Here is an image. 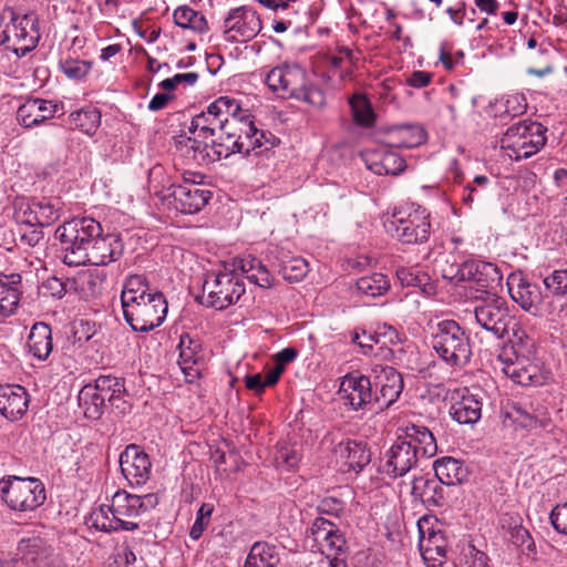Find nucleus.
<instances>
[{
	"label": "nucleus",
	"mask_w": 567,
	"mask_h": 567,
	"mask_svg": "<svg viewBox=\"0 0 567 567\" xmlns=\"http://www.w3.org/2000/svg\"><path fill=\"white\" fill-rule=\"evenodd\" d=\"M267 86L282 99H295L315 109L326 105L323 90L315 84L307 71L296 63H284L272 68L265 76Z\"/></svg>",
	"instance_id": "obj_1"
},
{
	"label": "nucleus",
	"mask_w": 567,
	"mask_h": 567,
	"mask_svg": "<svg viewBox=\"0 0 567 567\" xmlns=\"http://www.w3.org/2000/svg\"><path fill=\"white\" fill-rule=\"evenodd\" d=\"M431 346L437 357L452 368L465 367L472 357L470 336L455 320L445 319L432 328Z\"/></svg>",
	"instance_id": "obj_2"
},
{
	"label": "nucleus",
	"mask_w": 567,
	"mask_h": 567,
	"mask_svg": "<svg viewBox=\"0 0 567 567\" xmlns=\"http://www.w3.org/2000/svg\"><path fill=\"white\" fill-rule=\"evenodd\" d=\"M102 226L93 218H73L55 229V238L61 244L63 262L69 266L85 265L87 249L92 240L101 235Z\"/></svg>",
	"instance_id": "obj_3"
},
{
	"label": "nucleus",
	"mask_w": 567,
	"mask_h": 567,
	"mask_svg": "<svg viewBox=\"0 0 567 567\" xmlns=\"http://www.w3.org/2000/svg\"><path fill=\"white\" fill-rule=\"evenodd\" d=\"M384 227L386 233L403 244H423L431 234L430 213L421 206L394 209L384 221Z\"/></svg>",
	"instance_id": "obj_4"
},
{
	"label": "nucleus",
	"mask_w": 567,
	"mask_h": 567,
	"mask_svg": "<svg viewBox=\"0 0 567 567\" xmlns=\"http://www.w3.org/2000/svg\"><path fill=\"white\" fill-rule=\"evenodd\" d=\"M0 497L11 509L31 512L44 503L47 495L40 480L9 476L0 481Z\"/></svg>",
	"instance_id": "obj_5"
},
{
	"label": "nucleus",
	"mask_w": 567,
	"mask_h": 567,
	"mask_svg": "<svg viewBox=\"0 0 567 567\" xmlns=\"http://www.w3.org/2000/svg\"><path fill=\"white\" fill-rule=\"evenodd\" d=\"M547 128L540 123L524 120L513 124L501 140L502 148L511 151L515 161L536 154L546 143Z\"/></svg>",
	"instance_id": "obj_6"
},
{
	"label": "nucleus",
	"mask_w": 567,
	"mask_h": 567,
	"mask_svg": "<svg viewBox=\"0 0 567 567\" xmlns=\"http://www.w3.org/2000/svg\"><path fill=\"white\" fill-rule=\"evenodd\" d=\"M245 284L231 271H209L203 284V301L207 307L225 310L245 293Z\"/></svg>",
	"instance_id": "obj_7"
},
{
	"label": "nucleus",
	"mask_w": 567,
	"mask_h": 567,
	"mask_svg": "<svg viewBox=\"0 0 567 567\" xmlns=\"http://www.w3.org/2000/svg\"><path fill=\"white\" fill-rule=\"evenodd\" d=\"M167 309V301L158 291L122 307L125 321L137 332H148L159 327L166 318Z\"/></svg>",
	"instance_id": "obj_8"
},
{
	"label": "nucleus",
	"mask_w": 567,
	"mask_h": 567,
	"mask_svg": "<svg viewBox=\"0 0 567 567\" xmlns=\"http://www.w3.org/2000/svg\"><path fill=\"white\" fill-rule=\"evenodd\" d=\"M506 285L511 298L523 310L535 317L550 313V305L546 301L548 293H544L537 284L532 282L522 272H512Z\"/></svg>",
	"instance_id": "obj_9"
},
{
	"label": "nucleus",
	"mask_w": 567,
	"mask_h": 567,
	"mask_svg": "<svg viewBox=\"0 0 567 567\" xmlns=\"http://www.w3.org/2000/svg\"><path fill=\"white\" fill-rule=\"evenodd\" d=\"M237 110L238 100L230 96H220L212 102L206 111L192 118L188 131L196 137L215 136L227 123L228 117L234 115Z\"/></svg>",
	"instance_id": "obj_10"
},
{
	"label": "nucleus",
	"mask_w": 567,
	"mask_h": 567,
	"mask_svg": "<svg viewBox=\"0 0 567 567\" xmlns=\"http://www.w3.org/2000/svg\"><path fill=\"white\" fill-rule=\"evenodd\" d=\"M530 357L514 355L509 350H501L496 367L513 382L523 386L543 385L547 379L538 364L529 361Z\"/></svg>",
	"instance_id": "obj_11"
},
{
	"label": "nucleus",
	"mask_w": 567,
	"mask_h": 567,
	"mask_svg": "<svg viewBox=\"0 0 567 567\" xmlns=\"http://www.w3.org/2000/svg\"><path fill=\"white\" fill-rule=\"evenodd\" d=\"M196 176L194 173L184 174L182 183L169 187L172 204L183 214L198 213L212 198V192L196 182Z\"/></svg>",
	"instance_id": "obj_12"
},
{
	"label": "nucleus",
	"mask_w": 567,
	"mask_h": 567,
	"mask_svg": "<svg viewBox=\"0 0 567 567\" xmlns=\"http://www.w3.org/2000/svg\"><path fill=\"white\" fill-rule=\"evenodd\" d=\"M476 323L495 338L503 339L508 334L513 323L507 302L499 297L491 298L474 308Z\"/></svg>",
	"instance_id": "obj_13"
},
{
	"label": "nucleus",
	"mask_w": 567,
	"mask_h": 567,
	"mask_svg": "<svg viewBox=\"0 0 567 567\" xmlns=\"http://www.w3.org/2000/svg\"><path fill=\"white\" fill-rule=\"evenodd\" d=\"M262 29L261 20L251 7L231 9L224 20L223 32L226 41L244 43L254 39Z\"/></svg>",
	"instance_id": "obj_14"
},
{
	"label": "nucleus",
	"mask_w": 567,
	"mask_h": 567,
	"mask_svg": "<svg viewBox=\"0 0 567 567\" xmlns=\"http://www.w3.org/2000/svg\"><path fill=\"white\" fill-rule=\"evenodd\" d=\"M62 206V202L56 197L32 198L20 203L17 216L22 224L43 228L61 217Z\"/></svg>",
	"instance_id": "obj_15"
},
{
	"label": "nucleus",
	"mask_w": 567,
	"mask_h": 567,
	"mask_svg": "<svg viewBox=\"0 0 567 567\" xmlns=\"http://www.w3.org/2000/svg\"><path fill=\"white\" fill-rule=\"evenodd\" d=\"M372 374V385L375 388L373 390L375 411H382L400 396L403 390V379L394 368L382 364L374 365Z\"/></svg>",
	"instance_id": "obj_16"
},
{
	"label": "nucleus",
	"mask_w": 567,
	"mask_h": 567,
	"mask_svg": "<svg viewBox=\"0 0 567 567\" xmlns=\"http://www.w3.org/2000/svg\"><path fill=\"white\" fill-rule=\"evenodd\" d=\"M369 377L349 373L341 380L339 393L353 410L369 408L375 411L374 392Z\"/></svg>",
	"instance_id": "obj_17"
},
{
	"label": "nucleus",
	"mask_w": 567,
	"mask_h": 567,
	"mask_svg": "<svg viewBox=\"0 0 567 567\" xmlns=\"http://www.w3.org/2000/svg\"><path fill=\"white\" fill-rule=\"evenodd\" d=\"M316 547L327 557L340 555L346 548V538L339 527L331 520L317 517L308 529Z\"/></svg>",
	"instance_id": "obj_18"
},
{
	"label": "nucleus",
	"mask_w": 567,
	"mask_h": 567,
	"mask_svg": "<svg viewBox=\"0 0 567 567\" xmlns=\"http://www.w3.org/2000/svg\"><path fill=\"white\" fill-rule=\"evenodd\" d=\"M419 450L401 437L386 451L381 472L392 478L401 477L417 463Z\"/></svg>",
	"instance_id": "obj_19"
},
{
	"label": "nucleus",
	"mask_w": 567,
	"mask_h": 567,
	"mask_svg": "<svg viewBox=\"0 0 567 567\" xmlns=\"http://www.w3.org/2000/svg\"><path fill=\"white\" fill-rule=\"evenodd\" d=\"M508 419L516 427L523 430H535L537 427H547L550 423L548 409L535 402H518L508 406L506 413Z\"/></svg>",
	"instance_id": "obj_20"
},
{
	"label": "nucleus",
	"mask_w": 567,
	"mask_h": 567,
	"mask_svg": "<svg viewBox=\"0 0 567 567\" xmlns=\"http://www.w3.org/2000/svg\"><path fill=\"white\" fill-rule=\"evenodd\" d=\"M120 467L131 485L140 486L148 481L152 463L140 446L131 444L120 455Z\"/></svg>",
	"instance_id": "obj_21"
},
{
	"label": "nucleus",
	"mask_w": 567,
	"mask_h": 567,
	"mask_svg": "<svg viewBox=\"0 0 567 567\" xmlns=\"http://www.w3.org/2000/svg\"><path fill=\"white\" fill-rule=\"evenodd\" d=\"M457 281H473L481 288L489 289L502 280L496 265L483 260H466L461 264L452 276Z\"/></svg>",
	"instance_id": "obj_22"
},
{
	"label": "nucleus",
	"mask_w": 567,
	"mask_h": 567,
	"mask_svg": "<svg viewBox=\"0 0 567 567\" xmlns=\"http://www.w3.org/2000/svg\"><path fill=\"white\" fill-rule=\"evenodd\" d=\"M450 414L458 424L473 425L482 417V396L467 388L458 390L453 396Z\"/></svg>",
	"instance_id": "obj_23"
},
{
	"label": "nucleus",
	"mask_w": 567,
	"mask_h": 567,
	"mask_svg": "<svg viewBox=\"0 0 567 567\" xmlns=\"http://www.w3.org/2000/svg\"><path fill=\"white\" fill-rule=\"evenodd\" d=\"M87 247L85 265L106 266L123 254V245L118 237L113 234L103 235V230Z\"/></svg>",
	"instance_id": "obj_24"
},
{
	"label": "nucleus",
	"mask_w": 567,
	"mask_h": 567,
	"mask_svg": "<svg viewBox=\"0 0 567 567\" xmlns=\"http://www.w3.org/2000/svg\"><path fill=\"white\" fill-rule=\"evenodd\" d=\"M367 167L377 175H398L405 168V161L392 148L378 147L364 153Z\"/></svg>",
	"instance_id": "obj_25"
},
{
	"label": "nucleus",
	"mask_w": 567,
	"mask_h": 567,
	"mask_svg": "<svg viewBox=\"0 0 567 567\" xmlns=\"http://www.w3.org/2000/svg\"><path fill=\"white\" fill-rule=\"evenodd\" d=\"M29 394L18 384L0 385V414L10 421L20 420L28 411Z\"/></svg>",
	"instance_id": "obj_26"
},
{
	"label": "nucleus",
	"mask_w": 567,
	"mask_h": 567,
	"mask_svg": "<svg viewBox=\"0 0 567 567\" xmlns=\"http://www.w3.org/2000/svg\"><path fill=\"white\" fill-rule=\"evenodd\" d=\"M334 454L339 457L348 471L360 473L371 462V451L363 441L346 439L334 447Z\"/></svg>",
	"instance_id": "obj_27"
},
{
	"label": "nucleus",
	"mask_w": 567,
	"mask_h": 567,
	"mask_svg": "<svg viewBox=\"0 0 567 567\" xmlns=\"http://www.w3.org/2000/svg\"><path fill=\"white\" fill-rule=\"evenodd\" d=\"M93 385L103 401L118 410L120 413H126L130 410L128 393L123 379L113 375H100Z\"/></svg>",
	"instance_id": "obj_28"
},
{
	"label": "nucleus",
	"mask_w": 567,
	"mask_h": 567,
	"mask_svg": "<svg viewBox=\"0 0 567 567\" xmlns=\"http://www.w3.org/2000/svg\"><path fill=\"white\" fill-rule=\"evenodd\" d=\"M429 524L426 518L417 522L419 528V549L425 561H437L440 565L446 556V540L441 532L425 530V525Z\"/></svg>",
	"instance_id": "obj_29"
},
{
	"label": "nucleus",
	"mask_w": 567,
	"mask_h": 567,
	"mask_svg": "<svg viewBox=\"0 0 567 567\" xmlns=\"http://www.w3.org/2000/svg\"><path fill=\"white\" fill-rule=\"evenodd\" d=\"M178 350V364L184 374L190 379L198 377L199 369L197 367L204 360L203 344L200 340L188 333H184L179 338Z\"/></svg>",
	"instance_id": "obj_30"
},
{
	"label": "nucleus",
	"mask_w": 567,
	"mask_h": 567,
	"mask_svg": "<svg viewBox=\"0 0 567 567\" xmlns=\"http://www.w3.org/2000/svg\"><path fill=\"white\" fill-rule=\"evenodd\" d=\"M411 494L414 499L422 502L427 508L441 507L445 504V494L443 484L435 477L416 476L412 481Z\"/></svg>",
	"instance_id": "obj_31"
},
{
	"label": "nucleus",
	"mask_w": 567,
	"mask_h": 567,
	"mask_svg": "<svg viewBox=\"0 0 567 567\" xmlns=\"http://www.w3.org/2000/svg\"><path fill=\"white\" fill-rule=\"evenodd\" d=\"M58 105L42 99H31L24 102L17 111V118L24 127H33L52 118Z\"/></svg>",
	"instance_id": "obj_32"
},
{
	"label": "nucleus",
	"mask_w": 567,
	"mask_h": 567,
	"mask_svg": "<svg viewBox=\"0 0 567 567\" xmlns=\"http://www.w3.org/2000/svg\"><path fill=\"white\" fill-rule=\"evenodd\" d=\"M22 296V277L20 274L0 276V317L13 315Z\"/></svg>",
	"instance_id": "obj_33"
},
{
	"label": "nucleus",
	"mask_w": 567,
	"mask_h": 567,
	"mask_svg": "<svg viewBox=\"0 0 567 567\" xmlns=\"http://www.w3.org/2000/svg\"><path fill=\"white\" fill-rule=\"evenodd\" d=\"M7 32H10L11 39L23 44L21 47L23 53L30 51L39 39L37 17L33 13L13 17L11 23L7 25Z\"/></svg>",
	"instance_id": "obj_34"
},
{
	"label": "nucleus",
	"mask_w": 567,
	"mask_h": 567,
	"mask_svg": "<svg viewBox=\"0 0 567 567\" xmlns=\"http://www.w3.org/2000/svg\"><path fill=\"white\" fill-rule=\"evenodd\" d=\"M18 555L25 565L47 567L52 556V548L41 537L23 538L19 542Z\"/></svg>",
	"instance_id": "obj_35"
},
{
	"label": "nucleus",
	"mask_w": 567,
	"mask_h": 567,
	"mask_svg": "<svg viewBox=\"0 0 567 567\" xmlns=\"http://www.w3.org/2000/svg\"><path fill=\"white\" fill-rule=\"evenodd\" d=\"M114 506L100 505L90 516L92 526L101 532L135 530L138 524L130 520H121L114 515Z\"/></svg>",
	"instance_id": "obj_36"
},
{
	"label": "nucleus",
	"mask_w": 567,
	"mask_h": 567,
	"mask_svg": "<svg viewBox=\"0 0 567 567\" xmlns=\"http://www.w3.org/2000/svg\"><path fill=\"white\" fill-rule=\"evenodd\" d=\"M426 132L420 125H400L392 127L388 133L391 147H416L426 142Z\"/></svg>",
	"instance_id": "obj_37"
},
{
	"label": "nucleus",
	"mask_w": 567,
	"mask_h": 567,
	"mask_svg": "<svg viewBox=\"0 0 567 567\" xmlns=\"http://www.w3.org/2000/svg\"><path fill=\"white\" fill-rule=\"evenodd\" d=\"M281 560V549L267 542H256L246 558L244 567H277Z\"/></svg>",
	"instance_id": "obj_38"
},
{
	"label": "nucleus",
	"mask_w": 567,
	"mask_h": 567,
	"mask_svg": "<svg viewBox=\"0 0 567 567\" xmlns=\"http://www.w3.org/2000/svg\"><path fill=\"white\" fill-rule=\"evenodd\" d=\"M404 441L419 450V455L432 457L437 451L433 433L423 425L409 423L404 427Z\"/></svg>",
	"instance_id": "obj_39"
},
{
	"label": "nucleus",
	"mask_w": 567,
	"mask_h": 567,
	"mask_svg": "<svg viewBox=\"0 0 567 567\" xmlns=\"http://www.w3.org/2000/svg\"><path fill=\"white\" fill-rule=\"evenodd\" d=\"M28 347L34 358L40 361L47 360L53 349L50 326L44 322L34 323L29 334Z\"/></svg>",
	"instance_id": "obj_40"
},
{
	"label": "nucleus",
	"mask_w": 567,
	"mask_h": 567,
	"mask_svg": "<svg viewBox=\"0 0 567 567\" xmlns=\"http://www.w3.org/2000/svg\"><path fill=\"white\" fill-rule=\"evenodd\" d=\"M235 120L237 123L236 135L239 136V141L243 142V150L245 155H248L251 151L256 150L258 140H251L256 134V126L248 109H243L238 102V110L234 112V115L228 117V121Z\"/></svg>",
	"instance_id": "obj_41"
},
{
	"label": "nucleus",
	"mask_w": 567,
	"mask_h": 567,
	"mask_svg": "<svg viewBox=\"0 0 567 567\" xmlns=\"http://www.w3.org/2000/svg\"><path fill=\"white\" fill-rule=\"evenodd\" d=\"M434 475L443 485H456L467 476L463 463L454 457H442L434 462Z\"/></svg>",
	"instance_id": "obj_42"
},
{
	"label": "nucleus",
	"mask_w": 567,
	"mask_h": 567,
	"mask_svg": "<svg viewBox=\"0 0 567 567\" xmlns=\"http://www.w3.org/2000/svg\"><path fill=\"white\" fill-rule=\"evenodd\" d=\"M512 343L509 348L502 350H509L514 355L532 357L536 351V341L528 332L513 318L512 327L506 336Z\"/></svg>",
	"instance_id": "obj_43"
},
{
	"label": "nucleus",
	"mask_w": 567,
	"mask_h": 567,
	"mask_svg": "<svg viewBox=\"0 0 567 567\" xmlns=\"http://www.w3.org/2000/svg\"><path fill=\"white\" fill-rule=\"evenodd\" d=\"M78 399L85 417L90 420H99L104 413L106 404L93 384L84 385L81 389Z\"/></svg>",
	"instance_id": "obj_44"
},
{
	"label": "nucleus",
	"mask_w": 567,
	"mask_h": 567,
	"mask_svg": "<svg viewBox=\"0 0 567 567\" xmlns=\"http://www.w3.org/2000/svg\"><path fill=\"white\" fill-rule=\"evenodd\" d=\"M151 291L147 278L144 275H130L126 277L122 292H121V305L124 307L135 300L146 298Z\"/></svg>",
	"instance_id": "obj_45"
},
{
	"label": "nucleus",
	"mask_w": 567,
	"mask_h": 567,
	"mask_svg": "<svg viewBox=\"0 0 567 567\" xmlns=\"http://www.w3.org/2000/svg\"><path fill=\"white\" fill-rule=\"evenodd\" d=\"M173 18L175 24L183 29H189L197 33H204L208 30L206 18L187 6L175 9Z\"/></svg>",
	"instance_id": "obj_46"
},
{
	"label": "nucleus",
	"mask_w": 567,
	"mask_h": 567,
	"mask_svg": "<svg viewBox=\"0 0 567 567\" xmlns=\"http://www.w3.org/2000/svg\"><path fill=\"white\" fill-rule=\"evenodd\" d=\"M355 286L360 293L375 298L381 297L389 291L390 280L381 272H373L358 278Z\"/></svg>",
	"instance_id": "obj_47"
},
{
	"label": "nucleus",
	"mask_w": 567,
	"mask_h": 567,
	"mask_svg": "<svg viewBox=\"0 0 567 567\" xmlns=\"http://www.w3.org/2000/svg\"><path fill=\"white\" fill-rule=\"evenodd\" d=\"M70 123L73 127L93 135L101 123V113L95 107H86L70 114Z\"/></svg>",
	"instance_id": "obj_48"
},
{
	"label": "nucleus",
	"mask_w": 567,
	"mask_h": 567,
	"mask_svg": "<svg viewBox=\"0 0 567 567\" xmlns=\"http://www.w3.org/2000/svg\"><path fill=\"white\" fill-rule=\"evenodd\" d=\"M354 122L364 127L374 123V113L369 100L361 93H355L349 99Z\"/></svg>",
	"instance_id": "obj_49"
},
{
	"label": "nucleus",
	"mask_w": 567,
	"mask_h": 567,
	"mask_svg": "<svg viewBox=\"0 0 567 567\" xmlns=\"http://www.w3.org/2000/svg\"><path fill=\"white\" fill-rule=\"evenodd\" d=\"M188 142L192 144L190 147L195 152L198 151L202 154L203 159L207 158L210 162H217L221 158H227L233 154L218 137L217 140H213L212 144L202 145V143L196 138H188Z\"/></svg>",
	"instance_id": "obj_50"
},
{
	"label": "nucleus",
	"mask_w": 567,
	"mask_h": 567,
	"mask_svg": "<svg viewBox=\"0 0 567 567\" xmlns=\"http://www.w3.org/2000/svg\"><path fill=\"white\" fill-rule=\"evenodd\" d=\"M137 502L138 495L115 494L113 498L114 515H116L121 520H125V517L141 515V503Z\"/></svg>",
	"instance_id": "obj_51"
},
{
	"label": "nucleus",
	"mask_w": 567,
	"mask_h": 567,
	"mask_svg": "<svg viewBox=\"0 0 567 567\" xmlns=\"http://www.w3.org/2000/svg\"><path fill=\"white\" fill-rule=\"evenodd\" d=\"M309 272V264L302 257H291L280 265V274L290 282L302 280Z\"/></svg>",
	"instance_id": "obj_52"
},
{
	"label": "nucleus",
	"mask_w": 567,
	"mask_h": 567,
	"mask_svg": "<svg viewBox=\"0 0 567 567\" xmlns=\"http://www.w3.org/2000/svg\"><path fill=\"white\" fill-rule=\"evenodd\" d=\"M280 378V368L271 369L265 375L260 373L248 374L245 377V385L247 389L260 394L267 386L275 385Z\"/></svg>",
	"instance_id": "obj_53"
},
{
	"label": "nucleus",
	"mask_w": 567,
	"mask_h": 567,
	"mask_svg": "<svg viewBox=\"0 0 567 567\" xmlns=\"http://www.w3.org/2000/svg\"><path fill=\"white\" fill-rule=\"evenodd\" d=\"M60 69L71 80H83L92 70V62L66 58L60 61Z\"/></svg>",
	"instance_id": "obj_54"
},
{
	"label": "nucleus",
	"mask_w": 567,
	"mask_h": 567,
	"mask_svg": "<svg viewBox=\"0 0 567 567\" xmlns=\"http://www.w3.org/2000/svg\"><path fill=\"white\" fill-rule=\"evenodd\" d=\"M546 292L551 296L567 295V268L554 270L543 280Z\"/></svg>",
	"instance_id": "obj_55"
},
{
	"label": "nucleus",
	"mask_w": 567,
	"mask_h": 567,
	"mask_svg": "<svg viewBox=\"0 0 567 567\" xmlns=\"http://www.w3.org/2000/svg\"><path fill=\"white\" fill-rule=\"evenodd\" d=\"M237 123L235 120L227 121L224 127L217 132V137L228 147V150L235 154H245L243 150V142L239 141V136L236 135Z\"/></svg>",
	"instance_id": "obj_56"
},
{
	"label": "nucleus",
	"mask_w": 567,
	"mask_h": 567,
	"mask_svg": "<svg viewBox=\"0 0 567 567\" xmlns=\"http://www.w3.org/2000/svg\"><path fill=\"white\" fill-rule=\"evenodd\" d=\"M74 287V281L69 278L59 277L48 278L41 286L44 296H51L56 299L63 298L66 292Z\"/></svg>",
	"instance_id": "obj_57"
},
{
	"label": "nucleus",
	"mask_w": 567,
	"mask_h": 567,
	"mask_svg": "<svg viewBox=\"0 0 567 567\" xmlns=\"http://www.w3.org/2000/svg\"><path fill=\"white\" fill-rule=\"evenodd\" d=\"M214 506L208 503H203L196 513V519L189 530V537L197 540L203 535L204 530L209 524Z\"/></svg>",
	"instance_id": "obj_58"
},
{
	"label": "nucleus",
	"mask_w": 567,
	"mask_h": 567,
	"mask_svg": "<svg viewBox=\"0 0 567 567\" xmlns=\"http://www.w3.org/2000/svg\"><path fill=\"white\" fill-rule=\"evenodd\" d=\"M105 277L99 274H87L82 278L81 290L87 297L95 298L100 296L104 288Z\"/></svg>",
	"instance_id": "obj_59"
},
{
	"label": "nucleus",
	"mask_w": 567,
	"mask_h": 567,
	"mask_svg": "<svg viewBox=\"0 0 567 567\" xmlns=\"http://www.w3.org/2000/svg\"><path fill=\"white\" fill-rule=\"evenodd\" d=\"M344 502L336 496H326L321 498L317 505L319 514L336 517H339L344 512Z\"/></svg>",
	"instance_id": "obj_60"
},
{
	"label": "nucleus",
	"mask_w": 567,
	"mask_h": 567,
	"mask_svg": "<svg viewBox=\"0 0 567 567\" xmlns=\"http://www.w3.org/2000/svg\"><path fill=\"white\" fill-rule=\"evenodd\" d=\"M509 540L515 546L525 547L528 550H532L534 547L529 532L520 525H516L509 530Z\"/></svg>",
	"instance_id": "obj_61"
},
{
	"label": "nucleus",
	"mask_w": 567,
	"mask_h": 567,
	"mask_svg": "<svg viewBox=\"0 0 567 567\" xmlns=\"http://www.w3.org/2000/svg\"><path fill=\"white\" fill-rule=\"evenodd\" d=\"M489 184V178L485 175H476L472 183H467L463 189L462 200L465 204H471L474 200V194L478 188H486Z\"/></svg>",
	"instance_id": "obj_62"
},
{
	"label": "nucleus",
	"mask_w": 567,
	"mask_h": 567,
	"mask_svg": "<svg viewBox=\"0 0 567 567\" xmlns=\"http://www.w3.org/2000/svg\"><path fill=\"white\" fill-rule=\"evenodd\" d=\"M550 523L553 527L560 534L567 535V502L557 505L550 513Z\"/></svg>",
	"instance_id": "obj_63"
},
{
	"label": "nucleus",
	"mask_w": 567,
	"mask_h": 567,
	"mask_svg": "<svg viewBox=\"0 0 567 567\" xmlns=\"http://www.w3.org/2000/svg\"><path fill=\"white\" fill-rule=\"evenodd\" d=\"M247 279L260 288H270L274 281L269 270L261 264V261H259V267L249 274Z\"/></svg>",
	"instance_id": "obj_64"
}]
</instances>
